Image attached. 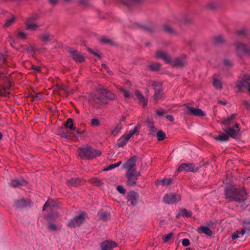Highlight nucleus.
<instances>
[{"label": "nucleus", "instance_id": "nucleus-1", "mask_svg": "<svg viewBox=\"0 0 250 250\" xmlns=\"http://www.w3.org/2000/svg\"><path fill=\"white\" fill-rule=\"evenodd\" d=\"M226 198L230 201L239 203L245 202L247 199V193L245 188H236L233 187H228L225 191Z\"/></svg>", "mask_w": 250, "mask_h": 250}, {"label": "nucleus", "instance_id": "nucleus-2", "mask_svg": "<svg viewBox=\"0 0 250 250\" xmlns=\"http://www.w3.org/2000/svg\"><path fill=\"white\" fill-rule=\"evenodd\" d=\"M97 94L92 97V100L95 104L103 105L107 103V100H113L115 95L104 88H100L97 90Z\"/></svg>", "mask_w": 250, "mask_h": 250}, {"label": "nucleus", "instance_id": "nucleus-3", "mask_svg": "<svg viewBox=\"0 0 250 250\" xmlns=\"http://www.w3.org/2000/svg\"><path fill=\"white\" fill-rule=\"evenodd\" d=\"M235 115L232 114L229 117L225 119L222 123L226 126H228V127L226 128L225 131L231 137L234 139H237L239 137L240 128L239 127V124L236 123L234 126H230L232 125V122L234 121Z\"/></svg>", "mask_w": 250, "mask_h": 250}, {"label": "nucleus", "instance_id": "nucleus-4", "mask_svg": "<svg viewBox=\"0 0 250 250\" xmlns=\"http://www.w3.org/2000/svg\"><path fill=\"white\" fill-rule=\"evenodd\" d=\"M102 151L93 149L89 146L79 148L78 155L83 159L91 160L101 155Z\"/></svg>", "mask_w": 250, "mask_h": 250}, {"label": "nucleus", "instance_id": "nucleus-5", "mask_svg": "<svg viewBox=\"0 0 250 250\" xmlns=\"http://www.w3.org/2000/svg\"><path fill=\"white\" fill-rule=\"evenodd\" d=\"M237 53L239 56L243 55H250V43L247 45L246 43H242L239 41H237L235 43Z\"/></svg>", "mask_w": 250, "mask_h": 250}, {"label": "nucleus", "instance_id": "nucleus-6", "mask_svg": "<svg viewBox=\"0 0 250 250\" xmlns=\"http://www.w3.org/2000/svg\"><path fill=\"white\" fill-rule=\"evenodd\" d=\"M85 213L84 212H82L80 215L71 219L69 221L67 226L70 228L80 227L85 221Z\"/></svg>", "mask_w": 250, "mask_h": 250}, {"label": "nucleus", "instance_id": "nucleus-7", "mask_svg": "<svg viewBox=\"0 0 250 250\" xmlns=\"http://www.w3.org/2000/svg\"><path fill=\"white\" fill-rule=\"evenodd\" d=\"M170 63L173 67L182 68L188 64L187 56L183 54L175 58L173 60H171Z\"/></svg>", "mask_w": 250, "mask_h": 250}, {"label": "nucleus", "instance_id": "nucleus-8", "mask_svg": "<svg viewBox=\"0 0 250 250\" xmlns=\"http://www.w3.org/2000/svg\"><path fill=\"white\" fill-rule=\"evenodd\" d=\"M141 175L140 171H126V183L129 186H134L136 184V181L139 176Z\"/></svg>", "mask_w": 250, "mask_h": 250}, {"label": "nucleus", "instance_id": "nucleus-9", "mask_svg": "<svg viewBox=\"0 0 250 250\" xmlns=\"http://www.w3.org/2000/svg\"><path fill=\"white\" fill-rule=\"evenodd\" d=\"M199 167L193 163H183L181 164L178 168L177 171L196 172L199 169Z\"/></svg>", "mask_w": 250, "mask_h": 250}, {"label": "nucleus", "instance_id": "nucleus-10", "mask_svg": "<svg viewBox=\"0 0 250 250\" xmlns=\"http://www.w3.org/2000/svg\"><path fill=\"white\" fill-rule=\"evenodd\" d=\"M152 85L155 91L153 100L155 103H157L158 101L162 98L163 95L162 84L158 82H154Z\"/></svg>", "mask_w": 250, "mask_h": 250}, {"label": "nucleus", "instance_id": "nucleus-11", "mask_svg": "<svg viewBox=\"0 0 250 250\" xmlns=\"http://www.w3.org/2000/svg\"><path fill=\"white\" fill-rule=\"evenodd\" d=\"M180 200L181 196L173 192L166 194L163 198V201L167 204H176Z\"/></svg>", "mask_w": 250, "mask_h": 250}, {"label": "nucleus", "instance_id": "nucleus-12", "mask_svg": "<svg viewBox=\"0 0 250 250\" xmlns=\"http://www.w3.org/2000/svg\"><path fill=\"white\" fill-rule=\"evenodd\" d=\"M138 160V157L133 156L129 158L128 161L124 164L123 167L127 169V171H136L137 167L136 162Z\"/></svg>", "mask_w": 250, "mask_h": 250}, {"label": "nucleus", "instance_id": "nucleus-13", "mask_svg": "<svg viewBox=\"0 0 250 250\" xmlns=\"http://www.w3.org/2000/svg\"><path fill=\"white\" fill-rule=\"evenodd\" d=\"M236 87L239 91L241 90L244 87H248V91L250 93V76L245 75L242 80L237 82Z\"/></svg>", "mask_w": 250, "mask_h": 250}, {"label": "nucleus", "instance_id": "nucleus-14", "mask_svg": "<svg viewBox=\"0 0 250 250\" xmlns=\"http://www.w3.org/2000/svg\"><path fill=\"white\" fill-rule=\"evenodd\" d=\"M155 57L156 59H162L166 63H169L171 62L170 56L165 51L161 50H158L156 52Z\"/></svg>", "mask_w": 250, "mask_h": 250}, {"label": "nucleus", "instance_id": "nucleus-15", "mask_svg": "<svg viewBox=\"0 0 250 250\" xmlns=\"http://www.w3.org/2000/svg\"><path fill=\"white\" fill-rule=\"evenodd\" d=\"M187 113L195 116L203 117L205 116L204 111L199 108H194L189 106H186Z\"/></svg>", "mask_w": 250, "mask_h": 250}, {"label": "nucleus", "instance_id": "nucleus-16", "mask_svg": "<svg viewBox=\"0 0 250 250\" xmlns=\"http://www.w3.org/2000/svg\"><path fill=\"white\" fill-rule=\"evenodd\" d=\"M30 204L29 199L21 198L15 201L14 207L17 209H21L29 205Z\"/></svg>", "mask_w": 250, "mask_h": 250}, {"label": "nucleus", "instance_id": "nucleus-17", "mask_svg": "<svg viewBox=\"0 0 250 250\" xmlns=\"http://www.w3.org/2000/svg\"><path fill=\"white\" fill-rule=\"evenodd\" d=\"M117 246V244L112 241H104L100 243V247L102 250H111Z\"/></svg>", "mask_w": 250, "mask_h": 250}, {"label": "nucleus", "instance_id": "nucleus-18", "mask_svg": "<svg viewBox=\"0 0 250 250\" xmlns=\"http://www.w3.org/2000/svg\"><path fill=\"white\" fill-rule=\"evenodd\" d=\"M68 51L71 57L76 62H82L84 61V59L83 57L77 50L70 48Z\"/></svg>", "mask_w": 250, "mask_h": 250}, {"label": "nucleus", "instance_id": "nucleus-19", "mask_svg": "<svg viewBox=\"0 0 250 250\" xmlns=\"http://www.w3.org/2000/svg\"><path fill=\"white\" fill-rule=\"evenodd\" d=\"M27 184V182L25 180L18 178L12 179L10 183L11 186L14 188H20Z\"/></svg>", "mask_w": 250, "mask_h": 250}, {"label": "nucleus", "instance_id": "nucleus-20", "mask_svg": "<svg viewBox=\"0 0 250 250\" xmlns=\"http://www.w3.org/2000/svg\"><path fill=\"white\" fill-rule=\"evenodd\" d=\"M134 94L138 100L139 103L142 104L144 108L146 107L147 104V99H146L138 90H136Z\"/></svg>", "mask_w": 250, "mask_h": 250}, {"label": "nucleus", "instance_id": "nucleus-21", "mask_svg": "<svg viewBox=\"0 0 250 250\" xmlns=\"http://www.w3.org/2000/svg\"><path fill=\"white\" fill-rule=\"evenodd\" d=\"M127 197L128 202H130L132 206H135L137 204V200L139 198L138 193L135 191H132L129 192Z\"/></svg>", "mask_w": 250, "mask_h": 250}, {"label": "nucleus", "instance_id": "nucleus-22", "mask_svg": "<svg viewBox=\"0 0 250 250\" xmlns=\"http://www.w3.org/2000/svg\"><path fill=\"white\" fill-rule=\"evenodd\" d=\"M24 24L26 30L33 31L38 30L40 27L38 24L34 22H24Z\"/></svg>", "mask_w": 250, "mask_h": 250}, {"label": "nucleus", "instance_id": "nucleus-23", "mask_svg": "<svg viewBox=\"0 0 250 250\" xmlns=\"http://www.w3.org/2000/svg\"><path fill=\"white\" fill-rule=\"evenodd\" d=\"M197 231L200 233H204L208 236H210L213 234V231L210 230L208 227L201 226L197 229Z\"/></svg>", "mask_w": 250, "mask_h": 250}, {"label": "nucleus", "instance_id": "nucleus-24", "mask_svg": "<svg viewBox=\"0 0 250 250\" xmlns=\"http://www.w3.org/2000/svg\"><path fill=\"white\" fill-rule=\"evenodd\" d=\"M139 134V130L137 126H135L132 130L129 131V132L126 134H124L122 138L125 139L127 142L130 139V138L134 134L138 135Z\"/></svg>", "mask_w": 250, "mask_h": 250}, {"label": "nucleus", "instance_id": "nucleus-25", "mask_svg": "<svg viewBox=\"0 0 250 250\" xmlns=\"http://www.w3.org/2000/svg\"><path fill=\"white\" fill-rule=\"evenodd\" d=\"M99 219L103 221H106L109 219V213L103 210H100L98 213Z\"/></svg>", "mask_w": 250, "mask_h": 250}, {"label": "nucleus", "instance_id": "nucleus-26", "mask_svg": "<svg viewBox=\"0 0 250 250\" xmlns=\"http://www.w3.org/2000/svg\"><path fill=\"white\" fill-rule=\"evenodd\" d=\"M49 207L51 210H53L55 208H58V204L55 203L52 200H48L44 205L42 210H44L46 208Z\"/></svg>", "mask_w": 250, "mask_h": 250}, {"label": "nucleus", "instance_id": "nucleus-27", "mask_svg": "<svg viewBox=\"0 0 250 250\" xmlns=\"http://www.w3.org/2000/svg\"><path fill=\"white\" fill-rule=\"evenodd\" d=\"M82 181V179L80 178H71V179L67 180L66 184L70 187H77L79 185L80 182Z\"/></svg>", "mask_w": 250, "mask_h": 250}, {"label": "nucleus", "instance_id": "nucleus-28", "mask_svg": "<svg viewBox=\"0 0 250 250\" xmlns=\"http://www.w3.org/2000/svg\"><path fill=\"white\" fill-rule=\"evenodd\" d=\"M161 64L157 62H154L150 63L147 66L148 69L152 71H157L160 70Z\"/></svg>", "mask_w": 250, "mask_h": 250}, {"label": "nucleus", "instance_id": "nucleus-29", "mask_svg": "<svg viewBox=\"0 0 250 250\" xmlns=\"http://www.w3.org/2000/svg\"><path fill=\"white\" fill-rule=\"evenodd\" d=\"M40 40L44 42H48L51 41V35L49 33H44L39 35Z\"/></svg>", "mask_w": 250, "mask_h": 250}, {"label": "nucleus", "instance_id": "nucleus-30", "mask_svg": "<svg viewBox=\"0 0 250 250\" xmlns=\"http://www.w3.org/2000/svg\"><path fill=\"white\" fill-rule=\"evenodd\" d=\"M231 65L232 63L230 61L225 59L223 61L222 68L221 69L224 71H227L231 67Z\"/></svg>", "mask_w": 250, "mask_h": 250}, {"label": "nucleus", "instance_id": "nucleus-31", "mask_svg": "<svg viewBox=\"0 0 250 250\" xmlns=\"http://www.w3.org/2000/svg\"><path fill=\"white\" fill-rule=\"evenodd\" d=\"M39 19V15L36 13H33L26 18L24 22H33Z\"/></svg>", "mask_w": 250, "mask_h": 250}, {"label": "nucleus", "instance_id": "nucleus-32", "mask_svg": "<svg viewBox=\"0 0 250 250\" xmlns=\"http://www.w3.org/2000/svg\"><path fill=\"white\" fill-rule=\"evenodd\" d=\"M73 121L71 118H68L66 122L64 124V126L66 128H69L71 130H75V128L73 123Z\"/></svg>", "mask_w": 250, "mask_h": 250}, {"label": "nucleus", "instance_id": "nucleus-33", "mask_svg": "<svg viewBox=\"0 0 250 250\" xmlns=\"http://www.w3.org/2000/svg\"><path fill=\"white\" fill-rule=\"evenodd\" d=\"M163 30L168 34H174L176 33V31L172 28L170 26L165 25L163 27Z\"/></svg>", "mask_w": 250, "mask_h": 250}, {"label": "nucleus", "instance_id": "nucleus-34", "mask_svg": "<svg viewBox=\"0 0 250 250\" xmlns=\"http://www.w3.org/2000/svg\"><path fill=\"white\" fill-rule=\"evenodd\" d=\"M246 231L247 230H246V229H242L240 231L237 230V231L234 232L233 234H232V235L231 236L232 239L233 240H235L236 239L240 237L239 235H243L246 233Z\"/></svg>", "mask_w": 250, "mask_h": 250}, {"label": "nucleus", "instance_id": "nucleus-35", "mask_svg": "<svg viewBox=\"0 0 250 250\" xmlns=\"http://www.w3.org/2000/svg\"><path fill=\"white\" fill-rule=\"evenodd\" d=\"M90 182L92 184H93L96 186L100 187L104 185V183L102 182L101 180L98 179L96 178L90 179Z\"/></svg>", "mask_w": 250, "mask_h": 250}, {"label": "nucleus", "instance_id": "nucleus-36", "mask_svg": "<svg viewBox=\"0 0 250 250\" xmlns=\"http://www.w3.org/2000/svg\"><path fill=\"white\" fill-rule=\"evenodd\" d=\"M158 141H162L166 138V134L162 130H159L156 133Z\"/></svg>", "mask_w": 250, "mask_h": 250}, {"label": "nucleus", "instance_id": "nucleus-37", "mask_svg": "<svg viewBox=\"0 0 250 250\" xmlns=\"http://www.w3.org/2000/svg\"><path fill=\"white\" fill-rule=\"evenodd\" d=\"M123 128V126L121 125V124L119 123L115 127V129H113L111 132V134L113 136H116L118 133L120 132L121 129Z\"/></svg>", "mask_w": 250, "mask_h": 250}, {"label": "nucleus", "instance_id": "nucleus-38", "mask_svg": "<svg viewBox=\"0 0 250 250\" xmlns=\"http://www.w3.org/2000/svg\"><path fill=\"white\" fill-rule=\"evenodd\" d=\"M172 180L171 179H164L161 180H158L156 182V184H159L160 183H162L165 186H167L171 183Z\"/></svg>", "mask_w": 250, "mask_h": 250}, {"label": "nucleus", "instance_id": "nucleus-39", "mask_svg": "<svg viewBox=\"0 0 250 250\" xmlns=\"http://www.w3.org/2000/svg\"><path fill=\"white\" fill-rule=\"evenodd\" d=\"M148 125L149 126V134L154 135L156 132L157 129L153 126V124L150 121H147Z\"/></svg>", "mask_w": 250, "mask_h": 250}, {"label": "nucleus", "instance_id": "nucleus-40", "mask_svg": "<svg viewBox=\"0 0 250 250\" xmlns=\"http://www.w3.org/2000/svg\"><path fill=\"white\" fill-rule=\"evenodd\" d=\"M180 212L182 213V215L183 216H185L187 217H190L191 216L192 213L191 211L188 210L186 208H182Z\"/></svg>", "mask_w": 250, "mask_h": 250}, {"label": "nucleus", "instance_id": "nucleus-41", "mask_svg": "<svg viewBox=\"0 0 250 250\" xmlns=\"http://www.w3.org/2000/svg\"><path fill=\"white\" fill-rule=\"evenodd\" d=\"M100 41L102 42H103L104 43L109 44H111V45L115 44L114 42L112 40H111L105 37H102Z\"/></svg>", "mask_w": 250, "mask_h": 250}, {"label": "nucleus", "instance_id": "nucleus-42", "mask_svg": "<svg viewBox=\"0 0 250 250\" xmlns=\"http://www.w3.org/2000/svg\"><path fill=\"white\" fill-rule=\"evenodd\" d=\"M122 164V161H120L116 164L110 165L109 166L104 169V171H107L111 170L115 167H118Z\"/></svg>", "mask_w": 250, "mask_h": 250}, {"label": "nucleus", "instance_id": "nucleus-43", "mask_svg": "<svg viewBox=\"0 0 250 250\" xmlns=\"http://www.w3.org/2000/svg\"><path fill=\"white\" fill-rule=\"evenodd\" d=\"M218 76L217 74H215L213 77V85L216 88H219V80H218Z\"/></svg>", "mask_w": 250, "mask_h": 250}, {"label": "nucleus", "instance_id": "nucleus-44", "mask_svg": "<svg viewBox=\"0 0 250 250\" xmlns=\"http://www.w3.org/2000/svg\"><path fill=\"white\" fill-rule=\"evenodd\" d=\"M15 20V18L12 17L11 19L6 20L5 23L4 25V27H8L13 24Z\"/></svg>", "mask_w": 250, "mask_h": 250}, {"label": "nucleus", "instance_id": "nucleus-45", "mask_svg": "<svg viewBox=\"0 0 250 250\" xmlns=\"http://www.w3.org/2000/svg\"><path fill=\"white\" fill-rule=\"evenodd\" d=\"M143 29L147 32L152 33L155 31V28L154 26H144Z\"/></svg>", "mask_w": 250, "mask_h": 250}, {"label": "nucleus", "instance_id": "nucleus-46", "mask_svg": "<svg viewBox=\"0 0 250 250\" xmlns=\"http://www.w3.org/2000/svg\"><path fill=\"white\" fill-rule=\"evenodd\" d=\"M173 232H170L163 236V239L164 243H167L172 236Z\"/></svg>", "mask_w": 250, "mask_h": 250}, {"label": "nucleus", "instance_id": "nucleus-47", "mask_svg": "<svg viewBox=\"0 0 250 250\" xmlns=\"http://www.w3.org/2000/svg\"><path fill=\"white\" fill-rule=\"evenodd\" d=\"M47 228L48 229L52 231H56L58 229L57 225L54 223H50L48 225Z\"/></svg>", "mask_w": 250, "mask_h": 250}, {"label": "nucleus", "instance_id": "nucleus-48", "mask_svg": "<svg viewBox=\"0 0 250 250\" xmlns=\"http://www.w3.org/2000/svg\"><path fill=\"white\" fill-rule=\"evenodd\" d=\"M207 7L208 8L213 10L217 8V4L214 2H210L207 4Z\"/></svg>", "mask_w": 250, "mask_h": 250}, {"label": "nucleus", "instance_id": "nucleus-49", "mask_svg": "<svg viewBox=\"0 0 250 250\" xmlns=\"http://www.w3.org/2000/svg\"><path fill=\"white\" fill-rule=\"evenodd\" d=\"M91 125L92 126H98L100 125V121L98 119H92L91 121Z\"/></svg>", "mask_w": 250, "mask_h": 250}, {"label": "nucleus", "instance_id": "nucleus-50", "mask_svg": "<svg viewBox=\"0 0 250 250\" xmlns=\"http://www.w3.org/2000/svg\"><path fill=\"white\" fill-rule=\"evenodd\" d=\"M120 91L123 93L124 96L125 98H128L130 96V93L129 91L125 90L124 89L120 88Z\"/></svg>", "mask_w": 250, "mask_h": 250}, {"label": "nucleus", "instance_id": "nucleus-51", "mask_svg": "<svg viewBox=\"0 0 250 250\" xmlns=\"http://www.w3.org/2000/svg\"><path fill=\"white\" fill-rule=\"evenodd\" d=\"M17 37H19L21 39L25 40L26 39V34L23 32H19L18 33Z\"/></svg>", "mask_w": 250, "mask_h": 250}, {"label": "nucleus", "instance_id": "nucleus-52", "mask_svg": "<svg viewBox=\"0 0 250 250\" xmlns=\"http://www.w3.org/2000/svg\"><path fill=\"white\" fill-rule=\"evenodd\" d=\"M122 140H120V142L117 144V146L119 147H123L125 145H126L127 141H125V139H124L123 138H122Z\"/></svg>", "mask_w": 250, "mask_h": 250}, {"label": "nucleus", "instance_id": "nucleus-53", "mask_svg": "<svg viewBox=\"0 0 250 250\" xmlns=\"http://www.w3.org/2000/svg\"><path fill=\"white\" fill-rule=\"evenodd\" d=\"M2 94H1V96H3L4 97H8L9 95V92L7 90V89L5 87L2 88L1 90Z\"/></svg>", "mask_w": 250, "mask_h": 250}, {"label": "nucleus", "instance_id": "nucleus-54", "mask_svg": "<svg viewBox=\"0 0 250 250\" xmlns=\"http://www.w3.org/2000/svg\"><path fill=\"white\" fill-rule=\"evenodd\" d=\"M157 115L159 116H162L164 114H166L167 112L163 109H160L156 111Z\"/></svg>", "mask_w": 250, "mask_h": 250}, {"label": "nucleus", "instance_id": "nucleus-55", "mask_svg": "<svg viewBox=\"0 0 250 250\" xmlns=\"http://www.w3.org/2000/svg\"><path fill=\"white\" fill-rule=\"evenodd\" d=\"M182 245L184 247H187L190 245V242L188 239L185 238L182 240Z\"/></svg>", "mask_w": 250, "mask_h": 250}, {"label": "nucleus", "instance_id": "nucleus-56", "mask_svg": "<svg viewBox=\"0 0 250 250\" xmlns=\"http://www.w3.org/2000/svg\"><path fill=\"white\" fill-rule=\"evenodd\" d=\"M117 189L120 193L125 194V190L122 186H118L117 187Z\"/></svg>", "mask_w": 250, "mask_h": 250}, {"label": "nucleus", "instance_id": "nucleus-57", "mask_svg": "<svg viewBox=\"0 0 250 250\" xmlns=\"http://www.w3.org/2000/svg\"><path fill=\"white\" fill-rule=\"evenodd\" d=\"M229 137L225 134H222L220 135V141H225L228 140Z\"/></svg>", "mask_w": 250, "mask_h": 250}, {"label": "nucleus", "instance_id": "nucleus-58", "mask_svg": "<svg viewBox=\"0 0 250 250\" xmlns=\"http://www.w3.org/2000/svg\"><path fill=\"white\" fill-rule=\"evenodd\" d=\"M183 22L186 24H188L192 22V19L191 18H185L183 19Z\"/></svg>", "mask_w": 250, "mask_h": 250}, {"label": "nucleus", "instance_id": "nucleus-59", "mask_svg": "<svg viewBox=\"0 0 250 250\" xmlns=\"http://www.w3.org/2000/svg\"><path fill=\"white\" fill-rule=\"evenodd\" d=\"M32 97L34 101H39L42 99L41 95L39 94H36V95H33Z\"/></svg>", "mask_w": 250, "mask_h": 250}, {"label": "nucleus", "instance_id": "nucleus-60", "mask_svg": "<svg viewBox=\"0 0 250 250\" xmlns=\"http://www.w3.org/2000/svg\"><path fill=\"white\" fill-rule=\"evenodd\" d=\"M60 90H64L65 91H66V92L69 93H72V91L73 90L72 89H69L68 87H66V86H63V87H61L60 88H59Z\"/></svg>", "mask_w": 250, "mask_h": 250}, {"label": "nucleus", "instance_id": "nucleus-61", "mask_svg": "<svg viewBox=\"0 0 250 250\" xmlns=\"http://www.w3.org/2000/svg\"><path fill=\"white\" fill-rule=\"evenodd\" d=\"M102 67L105 69L109 74L112 75L113 73L109 70L108 67L105 64L103 63Z\"/></svg>", "mask_w": 250, "mask_h": 250}, {"label": "nucleus", "instance_id": "nucleus-62", "mask_svg": "<svg viewBox=\"0 0 250 250\" xmlns=\"http://www.w3.org/2000/svg\"><path fill=\"white\" fill-rule=\"evenodd\" d=\"M243 104L245 108H246L248 110L250 109V104L248 101H245L244 102Z\"/></svg>", "mask_w": 250, "mask_h": 250}, {"label": "nucleus", "instance_id": "nucleus-63", "mask_svg": "<svg viewBox=\"0 0 250 250\" xmlns=\"http://www.w3.org/2000/svg\"><path fill=\"white\" fill-rule=\"evenodd\" d=\"M166 117L167 119L168 120H169L170 122H172L174 120L173 116L171 115H167Z\"/></svg>", "mask_w": 250, "mask_h": 250}, {"label": "nucleus", "instance_id": "nucleus-64", "mask_svg": "<svg viewBox=\"0 0 250 250\" xmlns=\"http://www.w3.org/2000/svg\"><path fill=\"white\" fill-rule=\"evenodd\" d=\"M238 34L241 36H245L246 35V31L245 30H241L238 31Z\"/></svg>", "mask_w": 250, "mask_h": 250}]
</instances>
